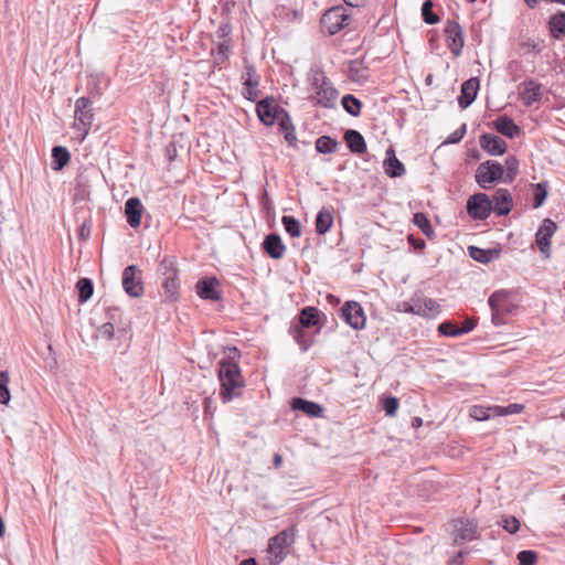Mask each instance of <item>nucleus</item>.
Listing matches in <instances>:
<instances>
[{"label": "nucleus", "instance_id": "1", "mask_svg": "<svg viewBox=\"0 0 565 565\" xmlns=\"http://www.w3.org/2000/svg\"><path fill=\"white\" fill-rule=\"evenodd\" d=\"M218 377L221 381L220 396L223 403L231 402L242 393L244 381L242 379L241 369L237 363L228 360L218 362Z\"/></svg>", "mask_w": 565, "mask_h": 565}, {"label": "nucleus", "instance_id": "2", "mask_svg": "<svg viewBox=\"0 0 565 565\" xmlns=\"http://www.w3.org/2000/svg\"><path fill=\"white\" fill-rule=\"evenodd\" d=\"M296 529L282 530L269 540L267 548L268 565H279L287 556L286 547L292 543Z\"/></svg>", "mask_w": 565, "mask_h": 565}, {"label": "nucleus", "instance_id": "3", "mask_svg": "<svg viewBox=\"0 0 565 565\" xmlns=\"http://www.w3.org/2000/svg\"><path fill=\"white\" fill-rule=\"evenodd\" d=\"M163 276V299L166 301H174L179 295V280L178 269L174 267V263L171 259L164 258L159 267Z\"/></svg>", "mask_w": 565, "mask_h": 565}, {"label": "nucleus", "instance_id": "4", "mask_svg": "<svg viewBox=\"0 0 565 565\" xmlns=\"http://www.w3.org/2000/svg\"><path fill=\"white\" fill-rule=\"evenodd\" d=\"M74 117V128L81 132V140H84L94 119L92 103L87 97H79L76 100Z\"/></svg>", "mask_w": 565, "mask_h": 565}, {"label": "nucleus", "instance_id": "5", "mask_svg": "<svg viewBox=\"0 0 565 565\" xmlns=\"http://www.w3.org/2000/svg\"><path fill=\"white\" fill-rule=\"evenodd\" d=\"M350 21L351 17L342 6H335L328 9L321 18V24L330 35H333L348 26Z\"/></svg>", "mask_w": 565, "mask_h": 565}, {"label": "nucleus", "instance_id": "6", "mask_svg": "<svg viewBox=\"0 0 565 565\" xmlns=\"http://www.w3.org/2000/svg\"><path fill=\"white\" fill-rule=\"evenodd\" d=\"M504 174V167L492 160L479 164L476 170V181L483 188L489 189L494 182L501 180Z\"/></svg>", "mask_w": 565, "mask_h": 565}, {"label": "nucleus", "instance_id": "7", "mask_svg": "<svg viewBox=\"0 0 565 565\" xmlns=\"http://www.w3.org/2000/svg\"><path fill=\"white\" fill-rule=\"evenodd\" d=\"M402 311L413 315L428 317L439 309V305L431 298L424 295H414L408 301L402 303Z\"/></svg>", "mask_w": 565, "mask_h": 565}, {"label": "nucleus", "instance_id": "8", "mask_svg": "<svg viewBox=\"0 0 565 565\" xmlns=\"http://www.w3.org/2000/svg\"><path fill=\"white\" fill-rule=\"evenodd\" d=\"M451 526L452 541L456 545L477 539L478 523L475 520H454Z\"/></svg>", "mask_w": 565, "mask_h": 565}, {"label": "nucleus", "instance_id": "9", "mask_svg": "<svg viewBox=\"0 0 565 565\" xmlns=\"http://www.w3.org/2000/svg\"><path fill=\"white\" fill-rule=\"evenodd\" d=\"M492 211V201L486 193L471 195L467 201V212L473 220H486Z\"/></svg>", "mask_w": 565, "mask_h": 565}, {"label": "nucleus", "instance_id": "10", "mask_svg": "<svg viewBox=\"0 0 565 565\" xmlns=\"http://www.w3.org/2000/svg\"><path fill=\"white\" fill-rule=\"evenodd\" d=\"M122 287L130 296L138 298L143 294V285L141 280V270L136 265L127 266L122 271Z\"/></svg>", "mask_w": 565, "mask_h": 565}, {"label": "nucleus", "instance_id": "11", "mask_svg": "<svg viewBox=\"0 0 565 565\" xmlns=\"http://www.w3.org/2000/svg\"><path fill=\"white\" fill-rule=\"evenodd\" d=\"M282 111L273 97H266L256 105L257 116L265 126H273Z\"/></svg>", "mask_w": 565, "mask_h": 565}, {"label": "nucleus", "instance_id": "12", "mask_svg": "<svg viewBox=\"0 0 565 565\" xmlns=\"http://www.w3.org/2000/svg\"><path fill=\"white\" fill-rule=\"evenodd\" d=\"M557 230V225L551 218H545L535 234V242L545 258L551 255V238Z\"/></svg>", "mask_w": 565, "mask_h": 565}, {"label": "nucleus", "instance_id": "13", "mask_svg": "<svg viewBox=\"0 0 565 565\" xmlns=\"http://www.w3.org/2000/svg\"><path fill=\"white\" fill-rule=\"evenodd\" d=\"M342 319L353 329L360 330L365 326L364 311L359 302L347 301L341 308Z\"/></svg>", "mask_w": 565, "mask_h": 565}, {"label": "nucleus", "instance_id": "14", "mask_svg": "<svg viewBox=\"0 0 565 565\" xmlns=\"http://www.w3.org/2000/svg\"><path fill=\"white\" fill-rule=\"evenodd\" d=\"M445 35L447 40V46L455 56L461 54L463 47V33L458 22L448 20L445 25Z\"/></svg>", "mask_w": 565, "mask_h": 565}, {"label": "nucleus", "instance_id": "15", "mask_svg": "<svg viewBox=\"0 0 565 565\" xmlns=\"http://www.w3.org/2000/svg\"><path fill=\"white\" fill-rule=\"evenodd\" d=\"M338 96V90L329 81L326 83V85H322L321 87H318L315 90V96H311V99L315 102V104L320 105L324 108H334Z\"/></svg>", "mask_w": 565, "mask_h": 565}, {"label": "nucleus", "instance_id": "16", "mask_svg": "<svg viewBox=\"0 0 565 565\" xmlns=\"http://www.w3.org/2000/svg\"><path fill=\"white\" fill-rule=\"evenodd\" d=\"M242 79L244 85V97L249 102H254L257 98V87L259 85V76L257 75L256 68L250 64L246 65Z\"/></svg>", "mask_w": 565, "mask_h": 565}, {"label": "nucleus", "instance_id": "17", "mask_svg": "<svg viewBox=\"0 0 565 565\" xmlns=\"http://www.w3.org/2000/svg\"><path fill=\"white\" fill-rule=\"evenodd\" d=\"M492 211L502 216L508 215L513 207V200L511 193L507 189H498L492 199Z\"/></svg>", "mask_w": 565, "mask_h": 565}, {"label": "nucleus", "instance_id": "18", "mask_svg": "<svg viewBox=\"0 0 565 565\" xmlns=\"http://www.w3.org/2000/svg\"><path fill=\"white\" fill-rule=\"evenodd\" d=\"M481 148L491 156H501L507 150L505 141L495 135L483 134L479 139Z\"/></svg>", "mask_w": 565, "mask_h": 565}, {"label": "nucleus", "instance_id": "19", "mask_svg": "<svg viewBox=\"0 0 565 565\" xmlns=\"http://www.w3.org/2000/svg\"><path fill=\"white\" fill-rule=\"evenodd\" d=\"M220 282L215 277L203 278L196 282V294L206 300L217 301L221 299V294L216 290Z\"/></svg>", "mask_w": 565, "mask_h": 565}, {"label": "nucleus", "instance_id": "20", "mask_svg": "<svg viewBox=\"0 0 565 565\" xmlns=\"http://www.w3.org/2000/svg\"><path fill=\"white\" fill-rule=\"evenodd\" d=\"M479 85L480 82L478 77H471L462 83L461 95L458 98V104L462 109H466L473 103L477 97Z\"/></svg>", "mask_w": 565, "mask_h": 565}, {"label": "nucleus", "instance_id": "21", "mask_svg": "<svg viewBox=\"0 0 565 565\" xmlns=\"http://www.w3.org/2000/svg\"><path fill=\"white\" fill-rule=\"evenodd\" d=\"M143 206L138 198H130L125 203V215L127 223L137 228L140 225Z\"/></svg>", "mask_w": 565, "mask_h": 565}, {"label": "nucleus", "instance_id": "22", "mask_svg": "<svg viewBox=\"0 0 565 565\" xmlns=\"http://www.w3.org/2000/svg\"><path fill=\"white\" fill-rule=\"evenodd\" d=\"M263 247L273 259H280L286 252V246L284 245L280 236L274 233L265 237Z\"/></svg>", "mask_w": 565, "mask_h": 565}, {"label": "nucleus", "instance_id": "23", "mask_svg": "<svg viewBox=\"0 0 565 565\" xmlns=\"http://www.w3.org/2000/svg\"><path fill=\"white\" fill-rule=\"evenodd\" d=\"M385 173L391 178H398L405 173L404 164L396 158L392 148L386 150V159L384 160Z\"/></svg>", "mask_w": 565, "mask_h": 565}, {"label": "nucleus", "instance_id": "24", "mask_svg": "<svg viewBox=\"0 0 565 565\" xmlns=\"http://www.w3.org/2000/svg\"><path fill=\"white\" fill-rule=\"evenodd\" d=\"M344 140L351 152L361 154L366 151V142L360 131L354 129L347 130L344 132Z\"/></svg>", "mask_w": 565, "mask_h": 565}, {"label": "nucleus", "instance_id": "25", "mask_svg": "<svg viewBox=\"0 0 565 565\" xmlns=\"http://www.w3.org/2000/svg\"><path fill=\"white\" fill-rule=\"evenodd\" d=\"M493 126L498 132L509 138H514L520 134V127L507 115L499 116L493 121Z\"/></svg>", "mask_w": 565, "mask_h": 565}, {"label": "nucleus", "instance_id": "26", "mask_svg": "<svg viewBox=\"0 0 565 565\" xmlns=\"http://www.w3.org/2000/svg\"><path fill=\"white\" fill-rule=\"evenodd\" d=\"M488 302L493 313V319H495V317L500 316L502 312L509 310L508 292L505 290L494 291L489 297Z\"/></svg>", "mask_w": 565, "mask_h": 565}, {"label": "nucleus", "instance_id": "27", "mask_svg": "<svg viewBox=\"0 0 565 565\" xmlns=\"http://www.w3.org/2000/svg\"><path fill=\"white\" fill-rule=\"evenodd\" d=\"M291 407L296 411H301L311 417H319L323 411L318 403L306 401L300 397L292 398Z\"/></svg>", "mask_w": 565, "mask_h": 565}, {"label": "nucleus", "instance_id": "28", "mask_svg": "<svg viewBox=\"0 0 565 565\" xmlns=\"http://www.w3.org/2000/svg\"><path fill=\"white\" fill-rule=\"evenodd\" d=\"M468 250L472 259L482 264H488L498 258L500 255V249L498 248L483 249L477 246H470Z\"/></svg>", "mask_w": 565, "mask_h": 565}, {"label": "nucleus", "instance_id": "29", "mask_svg": "<svg viewBox=\"0 0 565 565\" xmlns=\"http://www.w3.org/2000/svg\"><path fill=\"white\" fill-rule=\"evenodd\" d=\"M541 95L540 84H536L534 81H527L524 83V88L521 93V98L524 105L532 106L541 99Z\"/></svg>", "mask_w": 565, "mask_h": 565}, {"label": "nucleus", "instance_id": "30", "mask_svg": "<svg viewBox=\"0 0 565 565\" xmlns=\"http://www.w3.org/2000/svg\"><path fill=\"white\" fill-rule=\"evenodd\" d=\"M333 224L332 207H322L316 217V231L318 234H326Z\"/></svg>", "mask_w": 565, "mask_h": 565}, {"label": "nucleus", "instance_id": "31", "mask_svg": "<svg viewBox=\"0 0 565 565\" xmlns=\"http://www.w3.org/2000/svg\"><path fill=\"white\" fill-rule=\"evenodd\" d=\"M551 35L556 40L565 36V12L559 11L553 14L548 21Z\"/></svg>", "mask_w": 565, "mask_h": 565}, {"label": "nucleus", "instance_id": "32", "mask_svg": "<svg viewBox=\"0 0 565 565\" xmlns=\"http://www.w3.org/2000/svg\"><path fill=\"white\" fill-rule=\"evenodd\" d=\"M319 324V311L315 307H306L300 311L299 323L295 327L301 329L311 328Z\"/></svg>", "mask_w": 565, "mask_h": 565}, {"label": "nucleus", "instance_id": "33", "mask_svg": "<svg viewBox=\"0 0 565 565\" xmlns=\"http://www.w3.org/2000/svg\"><path fill=\"white\" fill-rule=\"evenodd\" d=\"M71 159L70 151L62 146H55L52 149V169L55 171L62 170Z\"/></svg>", "mask_w": 565, "mask_h": 565}, {"label": "nucleus", "instance_id": "34", "mask_svg": "<svg viewBox=\"0 0 565 565\" xmlns=\"http://www.w3.org/2000/svg\"><path fill=\"white\" fill-rule=\"evenodd\" d=\"M343 109L353 117H356L361 113L362 103L351 94H347L341 100Z\"/></svg>", "mask_w": 565, "mask_h": 565}, {"label": "nucleus", "instance_id": "35", "mask_svg": "<svg viewBox=\"0 0 565 565\" xmlns=\"http://www.w3.org/2000/svg\"><path fill=\"white\" fill-rule=\"evenodd\" d=\"M291 334L302 352H306L313 342L312 337L300 327H292Z\"/></svg>", "mask_w": 565, "mask_h": 565}, {"label": "nucleus", "instance_id": "36", "mask_svg": "<svg viewBox=\"0 0 565 565\" xmlns=\"http://www.w3.org/2000/svg\"><path fill=\"white\" fill-rule=\"evenodd\" d=\"M76 288L81 302H86L93 296L94 285L89 278H81L76 284Z\"/></svg>", "mask_w": 565, "mask_h": 565}, {"label": "nucleus", "instance_id": "37", "mask_svg": "<svg viewBox=\"0 0 565 565\" xmlns=\"http://www.w3.org/2000/svg\"><path fill=\"white\" fill-rule=\"evenodd\" d=\"M338 145V141L329 136H321L316 140V149L320 153H333Z\"/></svg>", "mask_w": 565, "mask_h": 565}, {"label": "nucleus", "instance_id": "38", "mask_svg": "<svg viewBox=\"0 0 565 565\" xmlns=\"http://www.w3.org/2000/svg\"><path fill=\"white\" fill-rule=\"evenodd\" d=\"M9 383V373L7 371H0V404L8 405L11 399Z\"/></svg>", "mask_w": 565, "mask_h": 565}, {"label": "nucleus", "instance_id": "39", "mask_svg": "<svg viewBox=\"0 0 565 565\" xmlns=\"http://www.w3.org/2000/svg\"><path fill=\"white\" fill-rule=\"evenodd\" d=\"M281 223L291 237H299L301 234L300 223L294 216L284 215Z\"/></svg>", "mask_w": 565, "mask_h": 565}, {"label": "nucleus", "instance_id": "40", "mask_svg": "<svg viewBox=\"0 0 565 565\" xmlns=\"http://www.w3.org/2000/svg\"><path fill=\"white\" fill-rule=\"evenodd\" d=\"M309 81L312 86V89L316 90L318 87L326 85L330 79L326 76L324 72L319 68H311L309 74Z\"/></svg>", "mask_w": 565, "mask_h": 565}, {"label": "nucleus", "instance_id": "41", "mask_svg": "<svg viewBox=\"0 0 565 565\" xmlns=\"http://www.w3.org/2000/svg\"><path fill=\"white\" fill-rule=\"evenodd\" d=\"M433 7L434 3L431 0H426L422 6L423 20L430 25L439 22V17L433 12Z\"/></svg>", "mask_w": 565, "mask_h": 565}, {"label": "nucleus", "instance_id": "42", "mask_svg": "<svg viewBox=\"0 0 565 565\" xmlns=\"http://www.w3.org/2000/svg\"><path fill=\"white\" fill-rule=\"evenodd\" d=\"M503 167L507 170L505 180L509 181V182L513 181L514 178L518 174V171H519V160H518V158L514 157V156L507 157Z\"/></svg>", "mask_w": 565, "mask_h": 565}, {"label": "nucleus", "instance_id": "43", "mask_svg": "<svg viewBox=\"0 0 565 565\" xmlns=\"http://www.w3.org/2000/svg\"><path fill=\"white\" fill-rule=\"evenodd\" d=\"M524 406L522 404H510L508 406H493V415L494 416H505L511 414H519L523 411Z\"/></svg>", "mask_w": 565, "mask_h": 565}, {"label": "nucleus", "instance_id": "44", "mask_svg": "<svg viewBox=\"0 0 565 565\" xmlns=\"http://www.w3.org/2000/svg\"><path fill=\"white\" fill-rule=\"evenodd\" d=\"M470 416L476 420H487L493 415V406L484 407V406H472L470 409Z\"/></svg>", "mask_w": 565, "mask_h": 565}, {"label": "nucleus", "instance_id": "45", "mask_svg": "<svg viewBox=\"0 0 565 565\" xmlns=\"http://www.w3.org/2000/svg\"><path fill=\"white\" fill-rule=\"evenodd\" d=\"M547 195V186L545 183H536L533 195V207L539 209L545 201Z\"/></svg>", "mask_w": 565, "mask_h": 565}, {"label": "nucleus", "instance_id": "46", "mask_svg": "<svg viewBox=\"0 0 565 565\" xmlns=\"http://www.w3.org/2000/svg\"><path fill=\"white\" fill-rule=\"evenodd\" d=\"M438 331L446 337L457 338L460 337L458 327L451 321H444L438 326Z\"/></svg>", "mask_w": 565, "mask_h": 565}, {"label": "nucleus", "instance_id": "47", "mask_svg": "<svg viewBox=\"0 0 565 565\" xmlns=\"http://www.w3.org/2000/svg\"><path fill=\"white\" fill-rule=\"evenodd\" d=\"M500 524L510 534L516 533L520 529V521L515 516H504Z\"/></svg>", "mask_w": 565, "mask_h": 565}, {"label": "nucleus", "instance_id": "48", "mask_svg": "<svg viewBox=\"0 0 565 565\" xmlns=\"http://www.w3.org/2000/svg\"><path fill=\"white\" fill-rule=\"evenodd\" d=\"M520 565H535L537 561L536 553L530 550L521 551L518 554Z\"/></svg>", "mask_w": 565, "mask_h": 565}, {"label": "nucleus", "instance_id": "49", "mask_svg": "<svg viewBox=\"0 0 565 565\" xmlns=\"http://www.w3.org/2000/svg\"><path fill=\"white\" fill-rule=\"evenodd\" d=\"M399 402L396 397H386L383 402V409L387 416H394L397 412Z\"/></svg>", "mask_w": 565, "mask_h": 565}, {"label": "nucleus", "instance_id": "50", "mask_svg": "<svg viewBox=\"0 0 565 565\" xmlns=\"http://www.w3.org/2000/svg\"><path fill=\"white\" fill-rule=\"evenodd\" d=\"M467 131L466 124H462L457 130H455L446 140L447 143H458L462 140Z\"/></svg>", "mask_w": 565, "mask_h": 565}, {"label": "nucleus", "instance_id": "51", "mask_svg": "<svg viewBox=\"0 0 565 565\" xmlns=\"http://www.w3.org/2000/svg\"><path fill=\"white\" fill-rule=\"evenodd\" d=\"M279 120V127H280V130L286 132L288 130H290L291 128H294V125L291 122V118L289 116V114L284 110L282 114L279 116V118L277 119Z\"/></svg>", "mask_w": 565, "mask_h": 565}, {"label": "nucleus", "instance_id": "52", "mask_svg": "<svg viewBox=\"0 0 565 565\" xmlns=\"http://www.w3.org/2000/svg\"><path fill=\"white\" fill-rule=\"evenodd\" d=\"M413 223L420 230L423 231L425 227H427L430 222L429 220L427 218V216L422 213V212H417L414 214L413 216Z\"/></svg>", "mask_w": 565, "mask_h": 565}, {"label": "nucleus", "instance_id": "53", "mask_svg": "<svg viewBox=\"0 0 565 565\" xmlns=\"http://www.w3.org/2000/svg\"><path fill=\"white\" fill-rule=\"evenodd\" d=\"M98 331L102 337L111 340L114 338L115 328L113 323L106 322L99 327Z\"/></svg>", "mask_w": 565, "mask_h": 565}, {"label": "nucleus", "instance_id": "54", "mask_svg": "<svg viewBox=\"0 0 565 565\" xmlns=\"http://www.w3.org/2000/svg\"><path fill=\"white\" fill-rule=\"evenodd\" d=\"M476 327V321L473 319L467 318L461 327H458V332H460V335H463L466 333H469L472 331Z\"/></svg>", "mask_w": 565, "mask_h": 565}, {"label": "nucleus", "instance_id": "55", "mask_svg": "<svg viewBox=\"0 0 565 565\" xmlns=\"http://www.w3.org/2000/svg\"><path fill=\"white\" fill-rule=\"evenodd\" d=\"M231 32H232L231 25L228 23H225V24H221L217 28L216 34L220 39H222L224 41V40H230L228 36H230Z\"/></svg>", "mask_w": 565, "mask_h": 565}, {"label": "nucleus", "instance_id": "56", "mask_svg": "<svg viewBox=\"0 0 565 565\" xmlns=\"http://www.w3.org/2000/svg\"><path fill=\"white\" fill-rule=\"evenodd\" d=\"M218 54L223 55L224 58L228 56L230 53V40H224L218 44Z\"/></svg>", "mask_w": 565, "mask_h": 565}, {"label": "nucleus", "instance_id": "57", "mask_svg": "<svg viewBox=\"0 0 565 565\" xmlns=\"http://www.w3.org/2000/svg\"><path fill=\"white\" fill-rule=\"evenodd\" d=\"M409 243L414 246L416 249H423L426 246V243L422 238H414L413 235L408 237Z\"/></svg>", "mask_w": 565, "mask_h": 565}, {"label": "nucleus", "instance_id": "58", "mask_svg": "<svg viewBox=\"0 0 565 565\" xmlns=\"http://www.w3.org/2000/svg\"><path fill=\"white\" fill-rule=\"evenodd\" d=\"M284 134H285L286 141L289 145L294 146L296 143V141H297V137H296V132H295V127L291 128L290 130L284 132Z\"/></svg>", "mask_w": 565, "mask_h": 565}, {"label": "nucleus", "instance_id": "59", "mask_svg": "<svg viewBox=\"0 0 565 565\" xmlns=\"http://www.w3.org/2000/svg\"><path fill=\"white\" fill-rule=\"evenodd\" d=\"M465 552L459 551L449 562L448 565H462V556Z\"/></svg>", "mask_w": 565, "mask_h": 565}, {"label": "nucleus", "instance_id": "60", "mask_svg": "<svg viewBox=\"0 0 565 565\" xmlns=\"http://www.w3.org/2000/svg\"><path fill=\"white\" fill-rule=\"evenodd\" d=\"M344 3L349 7H352V8H360L362 6H364V3L366 2V0H343Z\"/></svg>", "mask_w": 565, "mask_h": 565}, {"label": "nucleus", "instance_id": "61", "mask_svg": "<svg viewBox=\"0 0 565 565\" xmlns=\"http://www.w3.org/2000/svg\"><path fill=\"white\" fill-rule=\"evenodd\" d=\"M422 232L428 238H431L434 236V228L430 224L427 227H425Z\"/></svg>", "mask_w": 565, "mask_h": 565}, {"label": "nucleus", "instance_id": "62", "mask_svg": "<svg viewBox=\"0 0 565 565\" xmlns=\"http://www.w3.org/2000/svg\"><path fill=\"white\" fill-rule=\"evenodd\" d=\"M79 235L82 238H87L89 235V230H86L85 225L81 227Z\"/></svg>", "mask_w": 565, "mask_h": 565}, {"label": "nucleus", "instance_id": "63", "mask_svg": "<svg viewBox=\"0 0 565 565\" xmlns=\"http://www.w3.org/2000/svg\"><path fill=\"white\" fill-rule=\"evenodd\" d=\"M241 565H257V562L254 558H247L243 561Z\"/></svg>", "mask_w": 565, "mask_h": 565}, {"label": "nucleus", "instance_id": "64", "mask_svg": "<svg viewBox=\"0 0 565 565\" xmlns=\"http://www.w3.org/2000/svg\"><path fill=\"white\" fill-rule=\"evenodd\" d=\"M174 151H175V149L172 146L167 147V153H168L170 160L173 158Z\"/></svg>", "mask_w": 565, "mask_h": 565}]
</instances>
